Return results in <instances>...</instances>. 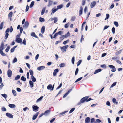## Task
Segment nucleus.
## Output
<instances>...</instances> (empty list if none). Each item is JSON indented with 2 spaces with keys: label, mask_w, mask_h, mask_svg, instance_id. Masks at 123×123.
Listing matches in <instances>:
<instances>
[{
  "label": "nucleus",
  "mask_w": 123,
  "mask_h": 123,
  "mask_svg": "<svg viewBox=\"0 0 123 123\" xmlns=\"http://www.w3.org/2000/svg\"><path fill=\"white\" fill-rule=\"evenodd\" d=\"M16 41L18 43H21L22 42V39L20 38H17L16 39Z\"/></svg>",
  "instance_id": "f8f14e48"
},
{
  "label": "nucleus",
  "mask_w": 123,
  "mask_h": 123,
  "mask_svg": "<svg viewBox=\"0 0 123 123\" xmlns=\"http://www.w3.org/2000/svg\"><path fill=\"white\" fill-rule=\"evenodd\" d=\"M69 94L67 92L63 96V98H64L66 97Z\"/></svg>",
  "instance_id": "e2e57ef3"
},
{
  "label": "nucleus",
  "mask_w": 123,
  "mask_h": 123,
  "mask_svg": "<svg viewBox=\"0 0 123 123\" xmlns=\"http://www.w3.org/2000/svg\"><path fill=\"white\" fill-rule=\"evenodd\" d=\"M31 79L33 82H35L36 81V79L33 76H31Z\"/></svg>",
  "instance_id": "393cba45"
},
{
  "label": "nucleus",
  "mask_w": 123,
  "mask_h": 123,
  "mask_svg": "<svg viewBox=\"0 0 123 123\" xmlns=\"http://www.w3.org/2000/svg\"><path fill=\"white\" fill-rule=\"evenodd\" d=\"M72 64H74V57L73 56L72 57Z\"/></svg>",
  "instance_id": "ea45409f"
},
{
  "label": "nucleus",
  "mask_w": 123,
  "mask_h": 123,
  "mask_svg": "<svg viewBox=\"0 0 123 123\" xmlns=\"http://www.w3.org/2000/svg\"><path fill=\"white\" fill-rule=\"evenodd\" d=\"M88 98V96H86L82 98L80 100V102L82 103H84L86 100Z\"/></svg>",
  "instance_id": "39448f33"
},
{
  "label": "nucleus",
  "mask_w": 123,
  "mask_h": 123,
  "mask_svg": "<svg viewBox=\"0 0 123 123\" xmlns=\"http://www.w3.org/2000/svg\"><path fill=\"white\" fill-rule=\"evenodd\" d=\"M101 69H99L97 70H96L94 72V74H97L99 72H101Z\"/></svg>",
  "instance_id": "5701e85b"
},
{
  "label": "nucleus",
  "mask_w": 123,
  "mask_h": 123,
  "mask_svg": "<svg viewBox=\"0 0 123 123\" xmlns=\"http://www.w3.org/2000/svg\"><path fill=\"white\" fill-rule=\"evenodd\" d=\"M108 67H109L110 68L112 69L111 70L112 72H114L116 71V69L114 66L112 65H108Z\"/></svg>",
  "instance_id": "20e7f679"
},
{
  "label": "nucleus",
  "mask_w": 123,
  "mask_h": 123,
  "mask_svg": "<svg viewBox=\"0 0 123 123\" xmlns=\"http://www.w3.org/2000/svg\"><path fill=\"white\" fill-rule=\"evenodd\" d=\"M6 115L9 118H12L13 117V116L11 114L8 113H7L6 114Z\"/></svg>",
  "instance_id": "9b49d317"
},
{
  "label": "nucleus",
  "mask_w": 123,
  "mask_h": 123,
  "mask_svg": "<svg viewBox=\"0 0 123 123\" xmlns=\"http://www.w3.org/2000/svg\"><path fill=\"white\" fill-rule=\"evenodd\" d=\"M59 66L60 68L63 67L65 66V64L64 63H61L60 64Z\"/></svg>",
  "instance_id": "c85d7f7f"
},
{
  "label": "nucleus",
  "mask_w": 123,
  "mask_h": 123,
  "mask_svg": "<svg viewBox=\"0 0 123 123\" xmlns=\"http://www.w3.org/2000/svg\"><path fill=\"white\" fill-rule=\"evenodd\" d=\"M7 75L8 77H10L12 75V71L10 69H9L7 71Z\"/></svg>",
  "instance_id": "423d86ee"
},
{
  "label": "nucleus",
  "mask_w": 123,
  "mask_h": 123,
  "mask_svg": "<svg viewBox=\"0 0 123 123\" xmlns=\"http://www.w3.org/2000/svg\"><path fill=\"white\" fill-rule=\"evenodd\" d=\"M34 1H33L31 3V4L30 6V7L31 8L34 5Z\"/></svg>",
  "instance_id": "4c0bfd02"
},
{
  "label": "nucleus",
  "mask_w": 123,
  "mask_h": 123,
  "mask_svg": "<svg viewBox=\"0 0 123 123\" xmlns=\"http://www.w3.org/2000/svg\"><path fill=\"white\" fill-rule=\"evenodd\" d=\"M62 86V83H61L59 86L56 88V89H58L59 88H60Z\"/></svg>",
  "instance_id": "338daca9"
},
{
  "label": "nucleus",
  "mask_w": 123,
  "mask_h": 123,
  "mask_svg": "<svg viewBox=\"0 0 123 123\" xmlns=\"http://www.w3.org/2000/svg\"><path fill=\"white\" fill-rule=\"evenodd\" d=\"M10 48V47L9 46H8L5 50L6 51V52H7L8 51Z\"/></svg>",
  "instance_id": "72a5a7b5"
},
{
  "label": "nucleus",
  "mask_w": 123,
  "mask_h": 123,
  "mask_svg": "<svg viewBox=\"0 0 123 123\" xmlns=\"http://www.w3.org/2000/svg\"><path fill=\"white\" fill-rule=\"evenodd\" d=\"M75 17L73 16L71 18V20L72 21H74L75 20Z\"/></svg>",
  "instance_id": "13d9d810"
},
{
  "label": "nucleus",
  "mask_w": 123,
  "mask_h": 123,
  "mask_svg": "<svg viewBox=\"0 0 123 123\" xmlns=\"http://www.w3.org/2000/svg\"><path fill=\"white\" fill-rule=\"evenodd\" d=\"M114 24L116 25L117 27L118 26V24L117 22L116 21H115L114 22Z\"/></svg>",
  "instance_id": "a18cd8bd"
},
{
  "label": "nucleus",
  "mask_w": 123,
  "mask_h": 123,
  "mask_svg": "<svg viewBox=\"0 0 123 123\" xmlns=\"http://www.w3.org/2000/svg\"><path fill=\"white\" fill-rule=\"evenodd\" d=\"M122 50L123 49H121L119 51L116 52L115 53L116 54V55H118L119 54H120L121 53V52H122Z\"/></svg>",
  "instance_id": "cd10ccee"
},
{
  "label": "nucleus",
  "mask_w": 123,
  "mask_h": 123,
  "mask_svg": "<svg viewBox=\"0 0 123 123\" xmlns=\"http://www.w3.org/2000/svg\"><path fill=\"white\" fill-rule=\"evenodd\" d=\"M96 4V2L95 1L92 2H91L90 5L91 8H92Z\"/></svg>",
  "instance_id": "6e6552de"
},
{
  "label": "nucleus",
  "mask_w": 123,
  "mask_h": 123,
  "mask_svg": "<svg viewBox=\"0 0 123 123\" xmlns=\"http://www.w3.org/2000/svg\"><path fill=\"white\" fill-rule=\"evenodd\" d=\"M29 8V6H28V5H27L26 6V9L25 10V11L26 12H27L28 11V10Z\"/></svg>",
  "instance_id": "680f3d73"
},
{
  "label": "nucleus",
  "mask_w": 123,
  "mask_h": 123,
  "mask_svg": "<svg viewBox=\"0 0 123 123\" xmlns=\"http://www.w3.org/2000/svg\"><path fill=\"white\" fill-rule=\"evenodd\" d=\"M39 112H37L35 115H34L33 116L32 118V119L33 120H34L37 117Z\"/></svg>",
  "instance_id": "9d476101"
},
{
  "label": "nucleus",
  "mask_w": 123,
  "mask_h": 123,
  "mask_svg": "<svg viewBox=\"0 0 123 123\" xmlns=\"http://www.w3.org/2000/svg\"><path fill=\"white\" fill-rule=\"evenodd\" d=\"M57 10V9L53 8L52 9V12L51 13V14L52 15L53 13L55 12Z\"/></svg>",
  "instance_id": "4468645a"
},
{
  "label": "nucleus",
  "mask_w": 123,
  "mask_h": 123,
  "mask_svg": "<svg viewBox=\"0 0 123 123\" xmlns=\"http://www.w3.org/2000/svg\"><path fill=\"white\" fill-rule=\"evenodd\" d=\"M112 31L113 34H114L115 33V29L114 27H113L112 29Z\"/></svg>",
  "instance_id": "49530a36"
},
{
  "label": "nucleus",
  "mask_w": 123,
  "mask_h": 123,
  "mask_svg": "<svg viewBox=\"0 0 123 123\" xmlns=\"http://www.w3.org/2000/svg\"><path fill=\"white\" fill-rule=\"evenodd\" d=\"M82 7L81 6L80 7V10L79 11V15L80 16L81 15L82 13Z\"/></svg>",
  "instance_id": "4be33fe9"
},
{
  "label": "nucleus",
  "mask_w": 123,
  "mask_h": 123,
  "mask_svg": "<svg viewBox=\"0 0 123 123\" xmlns=\"http://www.w3.org/2000/svg\"><path fill=\"white\" fill-rule=\"evenodd\" d=\"M5 47L4 43L2 42L0 47V54L3 56H5L6 55V54L3 51V50L5 48Z\"/></svg>",
  "instance_id": "f257e3e1"
},
{
  "label": "nucleus",
  "mask_w": 123,
  "mask_h": 123,
  "mask_svg": "<svg viewBox=\"0 0 123 123\" xmlns=\"http://www.w3.org/2000/svg\"><path fill=\"white\" fill-rule=\"evenodd\" d=\"M10 31V29L9 28H7L6 30V31H5V39H6L9 35V34L8 33V32H9Z\"/></svg>",
  "instance_id": "f03ea898"
},
{
  "label": "nucleus",
  "mask_w": 123,
  "mask_h": 123,
  "mask_svg": "<svg viewBox=\"0 0 123 123\" xmlns=\"http://www.w3.org/2000/svg\"><path fill=\"white\" fill-rule=\"evenodd\" d=\"M2 62L5 65H6L7 63V62L4 60L2 61Z\"/></svg>",
  "instance_id": "0e129e2a"
},
{
  "label": "nucleus",
  "mask_w": 123,
  "mask_h": 123,
  "mask_svg": "<svg viewBox=\"0 0 123 123\" xmlns=\"http://www.w3.org/2000/svg\"><path fill=\"white\" fill-rule=\"evenodd\" d=\"M32 108L33 110H36L38 109L39 107L37 106L33 105L32 106Z\"/></svg>",
  "instance_id": "bb28decb"
},
{
  "label": "nucleus",
  "mask_w": 123,
  "mask_h": 123,
  "mask_svg": "<svg viewBox=\"0 0 123 123\" xmlns=\"http://www.w3.org/2000/svg\"><path fill=\"white\" fill-rule=\"evenodd\" d=\"M63 7V6L62 5H60L57 6V10L60 9Z\"/></svg>",
  "instance_id": "7c9ffc66"
},
{
  "label": "nucleus",
  "mask_w": 123,
  "mask_h": 123,
  "mask_svg": "<svg viewBox=\"0 0 123 123\" xmlns=\"http://www.w3.org/2000/svg\"><path fill=\"white\" fill-rule=\"evenodd\" d=\"M45 27L44 26H43L41 29V32L43 34L44 33L45 31Z\"/></svg>",
  "instance_id": "c756f323"
},
{
  "label": "nucleus",
  "mask_w": 123,
  "mask_h": 123,
  "mask_svg": "<svg viewBox=\"0 0 123 123\" xmlns=\"http://www.w3.org/2000/svg\"><path fill=\"white\" fill-rule=\"evenodd\" d=\"M8 106L11 108H15L16 107V105L14 104H10Z\"/></svg>",
  "instance_id": "dca6fc26"
},
{
  "label": "nucleus",
  "mask_w": 123,
  "mask_h": 123,
  "mask_svg": "<svg viewBox=\"0 0 123 123\" xmlns=\"http://www.w3.org/2000/svg\"><path fill=\"white\" fill-rule=\"evenodd\" d=\"M62 86V83H61L59 86L56 88V89H58L59 88H60Z\"/></svg>",
  "instance_id": "774afa93"
},
{
  "label": "nucleus",
  "mask_w": 123,
  "mask_h": 123,
  "mask_svg": "<svg viewBox=\"0 0 123 123\" xmlns=\"http://www.w3.org/2000/svg\"><path fill=\"white\" fill-rule=\"evenodd\" d=\"M82 77H80V78H79L78 79H77L75 81V83L77 82H78V81L82 79Z\"/></svg>",
  "instance_id": "37998d69"
},
{
  "label": "nucleus",
  "mask_w": 123,
  "mask_h": 123,
  "mask_svg": "<svg viewBox=\"0 0 123 123\" xmlns=\"http://www.w3.org/2000/svg\"><path fill=\"white\" fill-rule=\"evenodd\" d=\"M4 22L3 21L1 22L0 24V30H1L3 28L4 26Z\"/></svg>",
  "instance_id": "f3484780"
},
{
  "label": "nucleus",
  "mask_w": 123,
  "mask_h": 123,
  "mask_svg": "<svg viewBox=\"0 0 123 123\" xmlns=\"http://www.w3.org/2000/svg\"><path fill=\"white\" fill-rule=\"evenodd\" d=\"M12 93L14 96H15L17 95V93L16 91L14 90H12Z\"/></svg>",
  "instance_id": "2f4dec72"
},
{
  "label": "nucleus",
  "mask_w": 123,
  "mask_h": 123,
  "mask_svg": "<svg viewBox=\"0 0 123 123\" xmlns=\"http://www.w3.org/2000/svg\"><path fill=\"white\" fill-rule=\"evenodd\" d=\"M109 27V25H105V26L104 29V30L106 29H107Z\"/></svg>",
  "instance_id": "bf43d9fd"
},
{
  "label": "nucleus",
  "mask_w": 123,
  "mask_h": 123,
  "mask_svg": "<svg viewBox=\"0 0 123 123\" xmlns=\"http://www.w3.org/2000/svg\"><path fill=\"white\" fill-rule=\"evenodd\" d=\"M68 112V111H64V112H62V113H60L59 114V115H63V114L66 113H67Z\"/></svg>",
  "instance_id": "8fccbe9b"
},
{
  "label": "nucleus",
  "mask_w": 123,
  "mask_h": 123,
  "mask_svg": "<svg viewBox=\"0 0 123 123\" xmlns=\"http://www.w3.org/2000/svg\"><path fill=\"white\" fill-rule=\"evenodd\" d=\"M39 20L40 22H42L44 21V19L42 18H39Z\"/></svg>",
  "instance_id": "58836bf2"
},
{
  "label": "nucleus",
  "mask_w": 123,
  "mask_h": 123,
  "mask_svg": "<svg viewBox=\"0 0 123 123\" xmlns=\"http://www.w3.org/2000/svg\"><path fill=\"white\" fill-rule=\"evenodd\" d=\"M59 71V70L57 68L54 70V72L53 73V75L54 76H55L56 75V73H57Z\"/></svg>",
  "instance_id": "ddd939ff"
},
{
  "label": "nucleus",
  "mask_w": 123,
  "mask_h": 123,
  "mask_svg": "<svg viewBox=\"0 0 123 123\" xmlns=\"http://www.w3.org/2000/svg\"><path fill=\"white\" fill-rule=\"evenodd\" d=\"M17 61V59L16 58H15L13 61L12 63H15Z\"/></svg>",
  "instance_id": "de8ad7c7"
},
{
  "label": "nucleus",
  "mask_w": 123,
  "mask_h": 123,
  "mask_svg": "<svg viewBox=\"0 0 123 123\" xmlns=\"http://www.w3.org/2000/svg\"><path fill=\"white\" fill-rule=\"evenodd\" d=\"M79 71V69L78 68H77L76 69L75 72V75H76L77 74V73H78Z\"/></svg>",
  "instance_id": "864d4df0"
},
{
  "label": "nucleus",
  "mask_w": 123,
  "mask_h": 123,
  "mask_svg": "<svg viewBox=\"0 0 123 123\" xmlns=\"http://www.w3.org/2000/svg\"><path fill=\"white\" fill-rule=\"evenodd\" d=\"M1 95L4 97L5 99H6L7 97V95L5 94H1Z\"/></svg>",
  "instance_id": "c9c22d12"
},
{
  "label": "nucleus",
  "mask_w": 123,
  "mask_h": 123,
  "mask_svg": "<svg viewBox=\"0 0 123 123\" xmlns=\"http://www.w3.org/2000/svg\"><path fill=\"white\" fill-rule=\"evenodd\" d=\"M117 83V82H114L111 86V88L113 87L116 85Z\"/></svg>",
  "instance_id": "79ce46f5"
},
{
  "label": "nucleus",
  "mask_w": 123,
  "mask_h": 123,
  "mask_svg": "<svg viewBox=\"0 0 123 123\" xmlns=\"http://www.w3.org/2000/svg\"><path fill=\"white\" fill-rule=\"evenodd\" d=\"M29 83L30 84V86L31 88L33 87L34 86L33 83L32 81L30 80L29 81Z\"/></svg>",
  "instance_id": "aec40b11"
},
{
  "label": "nucleus",
  "mask_w": 123,
  "mask_h": 123,
  "mask_svg": "<svg viewBox=\"0 0 123 123\" xmlns=\"http://www.w3.org/2000/svg\"><path fill=\"white\" fill-rule=\"evenodd\" d=\"M22 43L25 45H26V41L25 38H24V39Z\"/></svg>",
  "instance_id": "052dcab7"
},
{
  "label": "nucleus",
  "mask_w": 123,
  "mask_h": 123,
  "mask_svg": "<svg viewBox=\"0 0 123 123\" xmlns=\"http://www.w3.org/2000/svg\"><path fill=\"white\" fill-rule=\"evenodd\" d=\"M29 25V23L28 22L26 21L25 22L23 25L24 28H27L28 27Z\"/></svg>",
  "instance_id": "0eeeda50"
},
{
  "label": "nucleus",
  "mask_w": 123,
  "mask_h": 123,
  "mask_svg": "<svg viewBox=\"0 0 123 123\" xmlns=\"http://www.w3.org/2000/svg\"><path fill=\"white\" fill-rule=\"evenodd\" d=\"M43 96H41L37 100V102H38L39 101H41L43 98Z\"/></svg>",
  "instance_id": "a19ab883"
},
{
  "label": "nucleus",
  "mask_w": 123,
  "mask_h": 123,
  "mask_svg": "<svg viewBox=\"0 0 123 123\" xmlns=\"http://www.w3.org/2000/svg\"><path fill=\"white\" fill-rule=\"evenodd\" d=\"M45 10V8H44L43 9L41 12V14L43 15L44 12Z\"/></svg>",
  "instance_id": "f704fd0d"
},
{
  "label": "nucleus",
  "mask_w": 123,
  "mask_h": 123,
  "mask_svg": "<svg viewBox=\"0 0 123 123\" xmlns=\"http://www.w3.org/2000/svg\"><path fill=\"white\" fill-rule=\"evenodd\" d=\"M48 1L49 3L48 5V6L49 7L53 3V1L51 0H49Z\"/></svg>",
  "instance_id": "a211bd4d"
},
{
  "label": "nucleus",
  "mask_w": 123,
  "mask_h": 123,
  "mask_svg": "<svg viewBox=\"0 0 123 123\" xmlns=\"http://www.w3.org/2000/svg\"><path fill=\"white\" fill-rule=\"evenodd\" d=\"M21 79L23 81H25L26 80V78L23 76H22L21 77Z\"/></svg>",
  "instance_id": "e433bc0d"
},
{
  "label": "nucleus",
  "mask_w": 123,
  "mask_h": 123,
  "mask_svg": "<svg viewBox=\"0 0 123 123\" xmlns=\"http://www.w3.org/2000/svg\"><path fill=\"white\" fill-rule=\"evenodd\" d=\"M86 0H82V5L83 6L85 4Z\"/></svg>",
  "instance_id": "603ef678"
},
{
  "label": "nucleus",
  "mask_w": 123,
  "mask_h": 123,
  "mask_svg": "<svg viewBox=\"0 0 123 123\" xmlns=\"http://www.w3.org/2000/svg\"><path fill=\"white\" fill-rule=\"evenodd\" d=\"M68 47V45H66L62 47H61L60 48L62 50V51L65 52L66 49Z\"/></svg>",
  "instance_id": "7ed1b4c3"
},
{
  "label": "nucleus",
  "mask_w": 123,
  "mask_h": 123,
  "mask_svg": "<svg viewBox=\"0 0 123 123\" xmlns=\"http://www.w3.org/2000/svg\"><path fill=\"white\" fill-rule=\"evenodd\" d=\"M31 35L33 37L36 38H38V37L35 34V33L33 32L31 33Z\"/></svg>",
  "instance_id": "a878e982"
},
{
  "label": "nucleus",
  "mask_w": 123,
  "mask_h": 123,
  "mask_svg": "<svg viewBox=\"0 0 123 123\" xmlns=\"http://www.w3.org/2000/svg\"><path fill=\"white\" fill-rule=\"evenodd\" d=\"M39 54H37V55H36V56L35 57V60H37V59H38L39 57Z\"/></svg>",
  "instance_id": "69168bd1"
},
{
  "label": "nucleus",
  "mask_w": 123,
  "mask_h": 123,
  "mask_svg": "<svg viewBox=\"0 0 123 123\" xmlns=\"http://www.w3.org/2000/svg\"><path fill=\"white\" fill-rule=\"evenodd\" d=\"M65 38L64 35H62L61 36V37H60V38L62 40H63L64 38Z\"/></svg>",
  "instance_id": "6e6d98bb"
},
{
  "label": "nucleus",
  "mask_w": 123,
  "mask_h": 123,
  "mask_svg": "<svg viewBox=\"0 0 123 123\" xmlns=\"http://www.w3.org/2000/svg\"><path fill=\"white\" fill-rule=\"evenodd\" d=\"M20 78V76L19 75H18L15 78V80H17L18 79H19Z\"/></svg>",
  "instance_id": "c03bdc74"
},
{
  "label": "nucleus",
  "mask_w": 123,
  "mask_h": 123,
  "mask_svg": "<svg viewBox=\"0 0 123 123\" xmlns=\"http://www.w3.org/2000/svg\"><path fill=\"white\" fill-rule=\"evenodd\" d=\"M50 110H47L44 113V114L45 115H48L49 114V113L50 112Z\"/></svg>",
  "instance_id": "412c9836"
},
{
  "label": "nucleus",
  "mask_w": 123,
  "mask_h": 123,
  "mask_svg": "<svg viewBox=\"0 0 123 123\" xmlns=\"http://www.w3.org/2000/svg\"><path fill=\"white\" fill-rule=\"evenodd\" d=\"M54 23H56L57 22L58 20L57 18L55 17L54 18Z\"/></svg>",
  "instance_id": "5fc2aeb1"
},
{
  "label": "nucleus",
  "mask_w": 123,
  "mask_h": 123,
  "mask_svg": "<svg viewBox=\"0 0 123 123\" xmlns=\"http://www.w3.org/2000/svg\"><path fill=\"white\" fill-rule=\"evenodd\" d=\"M29 72L30 73V75H31V76H33V71L31 70H30L29 71Z\"/></svg>",
  "instance_id": "09e8293b"
},
{
  "label": "nucleus",
  "mask_w": 123,
  "mask_h": 123,
  "mask_svg": "<svg viewBox=\"0 0 123 123\" xmlns=\"http://www.w3.org/2000/svg\"><path fill=\"white\" fill-rule=\"evenodd\" d=\"M75 109V108H72L70 111L69 113H72L74 110Z\"/></svg>",
  "instance_id": "3c124183"
},
{
  "label": "nucleus",
  "mask_w": 123,
  "mask_h": 123,
  "mask_svg": "<svg viewBox=\"0 0 123 123\" xmlns=\"http://www.w3.org/2000/svg\"><path fill=\"white\" fill-rule=\"evenodd\" d=\"M85 123H88L90 121V118L89 117H87L85 119Z\"/></svg>",
  "instance_id": "2eb2a0df"
},
{
  "label": "nucleus",
  "mask_w": 123,
  "mask_h": 123,
  "mask_svg": "<svg viewBox=\"0 0 123 123\" xmlns=\"http://www.w3.org/2000/svg\"><path fill=\"white\" fill-rule=\"evenodd\" d=\"M70 36V34L68 32L67 34H66L65 35H64L65 37V38H66L68 37V36Z\"/></svg>",
  "instance_id": "473e14b6"
},
{
  "label": "nucleus",
  "mask_w": 123,
  "mask_h": 123,
  "mask_svg": "<svg viewBox=\"0 0 123 123\" xmlns=\"http://www.w3.org/2000/svg\"><path fill=\"white\" fill-rule=\"evenodd\" d=\"M2 111H6V109L4 107H2L1 108Z\"/></svg>",
  "instance_id": "4d7b16f0"
},
{
  "label": "nucleus",
  "mask_w": 123,
  "mask_h": 123,
  "mask_svg": "<svg viewBox=\"0 0 123 123\" xmlns=\"http://www.w3.org/2000/svg\"><path fill=\"white\" fill-rule=\"evenodd\" d=\"M45 67L44 66H42L40 67H39L37 68V69L39 71L42 70L44 69Z\"/></svg>",
  "instance_id": "1a4fd4ad"
},
{
  "label": "nucleus",
  "mask_w": 123,
  "mask_h": 123,
  "mask_svg": "<svg viewBox=\"0 0 123 123\" xmlns=\"http://www.w3.org/2000/svg\"><path fill=\"white\" fill-rule=\"evenodd\" d=\"M13 14V12H10L9 14L8 15V17L9 18H11L12 17V15Z\"/></svg>",
  "instance_id": "b1692460"
},
{
  "label": "nucleus",
  "mask_w": 123,
  "mask_h": 123,
  "mask_svg": "<svg viewBox=\"0 0 123 123\" xmlns=\"http://www.w3.org/2000/svg\"><path fill=\"white\" fill-rule=\"evenodd\" d=\"M52 88V86L51 84H49L48 85L47 87V89L48 90H50L51 91H52L51 90V89Z\"/></svg>",
  "instance_id": "6ab92c4d"
}]
</instances>
